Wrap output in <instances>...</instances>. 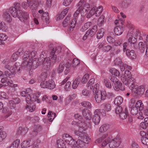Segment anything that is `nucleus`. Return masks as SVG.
<instances>
[{
  "label": "nucleus",
  "instance_id": "1",
  "mask_svg": "<svg viewBox=\"0 0 148 148\" xmlns=\"http://www.w3.org/2000/svg\"><path fill=\"white\" fill-rule=\"evenodd\" d=\"M99 84L97 83L93 86V88H92L93 94L95 95V100L98 103H100L102 101L105 100L106 97L105 92H101L99 90Z\"/></svg>",
  "mask_w": 148,
  "mask_h": 148
},
{
  "label": "nucleus",
  "instance_id": "2",
  "mask_svg": "<svg viewBox=\"0 0 148 148\" xmlns=\"http://www.w3.org/2000/svg\"><path fill=\"white\" fill-rule=\"evenodd\" d=\"M49 57L44 58L42 63V68L45 70H48L51 67V64H54L56 62L57 59L56 55L52 56Z\"/></svg>",
  "mask_w": 148,
  "mask_h": 148
},
{
  "label": "nucleus",
  "instance_id": "3",
  "mask_svg": "<svg viewBox=\"0 0 148 148\" xmlns=\"http://www.w3.org/2000/svg\"><path fill=\"white\" fill-rule=\"evenodd\" d=\"M8 9V12L14 17L18 18L20 14H21V7L19 3H14V7H12Z\"/></svg>",
  "mask_w": 148,
  "mask_h": 148
},
{
  "label": "nucleus",
  "instance_id": "4",
  "mask_svg": "<svg viewBox=\"0 0 148 148\" xmlns=\"http://www.w3.org/2000/svg\"><path fill=\"white\" fill-rule=\"evenodd\" d=\"M122 82L123 84L125 85H128L129 88L131 90H132L134 88H137L138 85L135 84V80L133 77L129 78L126 80L123 78H122Z\"/></svg>",
  "mask_w": 148,
  "mask_h": 148
},
{
  "label": "nucleus",
  "instance_id": "5",
  "mask_svg": "<svg viewBox=\"0 0 148 148\" xmlns=\"http://www.w3.org/2000/svg\"><path fill=\"white\" fill-rule=\"evenodd\" d=\"M39 59L38 58L36 59L35 60H33L32 59H29L27 62V65L25 66V67L28 68V67L33 66L35 68H36L39 65Z\"/></svg>",
  "mask_w": 148,
  "mask_h": 148
},
{
  "label": "nucleus",
  "instance_id": "6",
  "mask_svg": "<svg viewBox=\"0 0 148 148\" xmlns=\"http://www.w3.org/2000/svg\"><path fill=\"white\" fill-rule=\"evenodd\" d=\"M120 143L119 138H115L110 142L109 145L110 148H116L119 146Z\"/></svg>",
  "mask_w": 148,
  "mask_h": 148
},
{
  "label": "nucleus",
  "instance_id": "7",
  "mask_svg": "<svg viewBox=\"0 0 148 148\" xmlns=\"http://www.w3.org/2000/svg\"><path fill=\"white\" fill-rule=\"evenodd\" d=\"M27 1L29 2V3L31 8L33 10H35L37 7V3L38 5L40 4L41 2V0H27Z\"/></svg>",
  "mask_w": 148,
  "mask_h": 148
},
{
  "label": "nucleus",
  "instance_id": "8",
  "mask_svg": "<svg viewBox=\"0 0 148 148\" xmlns=\"http://www.w3.org/2000/svg\"><path fill=\"white\" fill-rule=\"evenodd\" d=\"M30 52L28 51H27L25 52L23 56V62L22 64V66L25 67V66L27 65V62L29 59L28 58H30Z\"/></svg>",
  "mask_w": 148,
  "mask_h": 148
},
{
  "label": "nucleus",
  "instance_id": "9",
  "mask_svg": "<svg viewBox=\"0 0 148 148\" xmlns=\"http://www.w3.org/2000/svg\"><path fill=\"white\" fill-rule=\"evenodd\" d=\"M132 90L135 94L136 95H143L145 91V87L143 85H141L139 87L138 86L136 88H134Z\"/></svg>",
  "mask_w": 148,
  "mask_h": 148
},
{
  "label": "nucleus",
  "instance_id": "10",
  "mask_svg": "<svg viewBox=\"0 0 148 148\" xmlns=\"http://www.w3.org/2000/svg\"><path fill=\"white\" fill-rule=\"evenodd\" d=\"M133 33L132 31H131L130 33H127L126 35V37H130L128 39V42L130 43L131 44L134 45L137 42V38L132 36V34ZM134 48H136L134 45Z\"/></svg>",
  "mask_w": 148,
  "mask_h": 148
},
{
  "label": "nucleus",
  "instance_id": "11",
  "mask_svg": "<svg viewBox=\"0 0 148 148\" xmlns=\"http://www.w3.org/2000/svg\"><path fill=\"white\" fill-rule=\"evenodd\" d=\"M18 18L22 22H25L29 18V14L26 12H21Z\"/></svg>",
  "mask_w": 148,
  "mask_h": 148
},
{
  "label": "nucleus",
  "instance_id": "12",
  "mask_svg": "<svg viewBox=\"0 0 148 148\" xmlns=\"http://www.w3.org/2000/svg\"><path fill=\"white\" fill-rule=\"evenodd\" d=\"M90 7V5L87 3L84 5V7L82 8L80 12L81 15L82 17H84L88 13V10L86 8L88 9Z\"/></svg>",
  "mask_w": 148,
  "mask_h": 148
},
{
  "label": "nucleus",
  "instance_id": "13",
  "mask_svg": "<svg viewBox=\"0 0 148 148\" xmlns=\"http://www.w3.org/2000/svg\"><path fill=\"white\" fill-rule=\"evenodd\" d=\"M82 114L85 119L90 120L91 119V114L89 110L85 108L82 111Z\"/></svg>",
  "mask_w": 148,
  "mask_h": 148
},
{
  "label": "nucleus",
  "instance_id": "14",
  "mask_svg": "<svg viewBox=\"0 0 148 148\" xmlns=\"http://www.w3.org/2000/svg\"><path fill=\"white\" fill-rule=\"evenodd\" d=\"M113 87L116 91H119V90L123 91L125 89V88L123 86L122 83L119 81L114 83Z\"/></svg>",
  "mask_w": 148,
  "mask_h": 148
},
{
  "label": "nucleus",
  "instance_id": "15",
  "mask_svg": "<svg viewBox=\"0 0 148 148\" xmlns=\"http://www.w3.org/2000/svg\"><path fill=\"white\" fill-rule=\"evenodd\" d=\"M126 53L127 56L132 59H135L136 58V56L134 50L130 51L129 49H127Z\"/></svg>",
  "mask_w": 148,
  "mask_h": 148
},
{
  "label": "nucleus",
  "instance_id": "16",
  "mask_svg": "<svg viewBox=\"0 0 148 148\" xmlns=\"http://www.w3.org/2000/svg\"><path fill=\"white\" fill-rule=\"evenodd\" d=\"M123 29L121 26L118 25L116 26L114 29V32L115 34L117 35H120L123 33Z\"/></svg>",
  "mask_w": 148,
  "mask_h": 148
},
{
  "label": "nucleus",
  "instance_id": "17",
  "mask_svg": "<svg viewBox=\"0 0 148 148\" xmlns=\"http://www.w3.org/2000/svg\"><path fill=\"white\" fill-rule=\"evenodd\" d=\"M41 19L44 22L46 23H49V16L47 12H43L41 17Z\"/></svg>",
  "mask_w": 148,
  "mask_h": 148
},
{
  "label": "nucleus",
  "instance_id": "18",
  "mask_svg": "<svg viewBox=\"0 0 148 148\" xmlns=\"http://www.w3.org/2000/svg\"><path fill=\"white\" fill-rule=\"evenodd\" d=\"M81 138L82 140V141L84 143V144L85 143L88 144L89 142L90 138L87 136V134L84 132L82 134Z\"/></svg>",
  "mask_w": 148,
  "mask_h": 148
},
{
  "label": "nucleus",
  "instance_id": "19",
  "mask_svg": "<svg viewBox=\"0 0 148 148\" xmlns=\"http://www.w3.org/2000/svg\"><path fill=\"white\" fill-rule=\"evenodd\" d=\"M31 140H28L24 141L21 144V146L22 148H26L29 147L32 145V144L30 143Z\"/></svg>",
  "mask_w": 148,
  "mask_h": 148
},
{
  "label": "nucleus",
  "instance_id": "20",
  "mask_svg": "<svg viewBox=\"0 0 148 148\" xmlns=\"http://www.w3.org/2000/svg\"><path fill=\"white\" fill-rule=\"evenodd\" d=\"M131 77H132V75L130 72L128 70H126L124 75L121 76V79L122 81V78L123 79L124 78L126 80Z\"/></svg>",
  "mask_w": 148,
  "mask_h": 148
},
{
  "label": "nucleus",
  "instance_id": "21",
  "mask_svg": "<svg viewBox=\"0 0 148 148\" xmlns=\"http://www.w3.org/2000/svg\"><path fill=\"white\" fill-rule=\"evenodd\" d=\"M41 127L39 125H35L33 127V131L32 132L34 136H36L41 130Z\"/></svg>",
  "mask_w": 148,
  "mask_h": 148
},
{
  "label": "nucleus",
  "instance_id": "22",
  "mask_svg": "<svg viewBox=\"0 0 148 148\" xmlns=\"http://www.w3.org/2000/svg\"><path fill=\"white\" fill-rule=\"evenodd\" d=\"M110 128V125L107 124H104L101 125L99 129V131L101 133H104L106 132Z\"/></svg>",
  "mask_w": 148,
  "mask_h": 148
},
{
  "label": "nucleus",
  "instance_id": "23",
  "mask_svg": "<svg viewBox=\"0 0 148 148\" xmlns=\"http://www.w3.org/2000/svg\"><path fill=\"white\" fill-rule=\"evenodd\" d=\"M147 48L146 44H144L143 42H140L138 43V49L141 53L145 52V49Z\"/></svg>",
  "mask_w": 148,
  "mask_h": 148
},
{
  "label": "nucleus",
  "instance_id": "24",
  "mask_svg": "<svg viewBox=\"0 0 148 148\" xmlns=\"http://www.w3.org/2000/svg\"><path fill=\"white\" fill-rule=\"evenodd\" d=\"M84 145V143L82 140H78L75 142L74 148H82Z\"/></svg>",
  "mask_w": 148,
  "mask_h": 148
},
{
  "label": "nucleus",
  "instance_id": "25",
  "mask_svg": "<svg viewBox=\"0 0 148 148\" xmlns=\"http://www.w3.org/2000/svg\"><path fill=\"white\" fill-rule=\"evenodd\" d=\"M8 12V9L3 14V16L6 21L8 22H10L12 21V17Z\"/></svg>",
  "mask_w": 148,
  "mask_h": 148
},
{
  "label": "nucleus",
  "instance_id": "26",
  "mask_svg": "<svg viewBox=\"0 0 148 148\" xmlns=\"http://www.w3.org/2000/svg\"><path fill=\"white\" fill-rule=\"evenodd\" d=\"M17 68V67L16 66V64L14 65L13 69H11L10 71H9V72H10V73H9L8 74V76L9 78H11L14 77V75L16 73V70Z\"/></svg>",
  "mask_w": 148,
  "mask_h": 148
},
{
  "label": "nucleus",
  "instance_id": "27",
  "mask_svg": "<svg viewBox=\"0 0 148 148\" xmlns=\"http://www.w3.org/2000/svg\"><path fill=\"white\" fill-rule=\"evenodd\" d=\"M92 121L95 125H98L100 121V118L99 115H94L92 118Z\"/></svg>",
  "mask_w": 148,
  "mask_h": 148
},
{
  "label": "nucleus",
  "instance_id": "28",
  "mask_svg": "<svg viewBox=\"0 0 148 148\" xmlns=\"http://www.w3.org/2000/svg\"><path fill=\"white\" fill-rule=\"evenodd\" d=\"M128 115L127 109L125 108L124 111H123L119 115V116L121 119L123 120L127 118Z\"/></svg>",
  "mask_w": 148,
  "mask_h": 148
},
{
  "label": "nucleus",
  "instance_id": "29",
  "mask_svg": "<svg viewBox=\"0 0 148 148\" xmlns=\"http://www.w3.org/2000/svg\"><path fill=\"white\" fill-rule=\"evenodd\" d=\"M80 78L78 77L73 82L72 87L73 89H75L78 86L80 81Z\"/></svg>",
  "mask_w": 148,
  "mask_h": 148
},
{
  "label": "nucleus",
  "instance_id": "30",
  "mask_svg": "<svg viewBox=\"0 0 148 148\" xmlns=\"http://www.w3.org/2000/svg\"><path fill=\"white\" fill-rule=\"evenodd\" d=\"M47 88L50 89H53L55 87L56 85L54 82L52 80L47 81Z\"/></svg>",
  "mask_w": 148,
  "mask_h": 148
},
{
  "label": "nucleus",
  "instance_id": "31",
  "mask_svg": "<svg viewBox=\"0 0 148 148\" xmlns=\"http://www.w3.org/2000/svg\"><path fill=\"white\" fill-rule=\"evenodd\" d=\"M36 107L35 104L33 103H30V104L29 105H26L25 106V109H27L28 108L29 111L32 112L35 110Z\"/></svg>",
  "mask_w": 148,
  "mask_h": 148
},
{
  "label": "nucleus",
  "instance_id": "32",
  "mask_svg": "<svg viewBox=\"0 0 148 148\" xmlns=\"http://www.w3.org/2000/svg\"><path fill=\"white\" fill-rule=\"evenodd\" d=\"M105 30L103 28L99 29L97 33V37L98 39H100L102 38L104 35Z\"/></svg>",
  "mask_w": 148,
  "mask_h": 148
},
{
  "label": "nucleus",
  "instance_id": "33",
  "mask_svg": "<svg viewBox=\"0 0 148 148\" xmlns=\"http://www.w3.org/2000/svg\"><path fill=\"white\" fill-rule=\"evenodd\" d=\"M123 101V98L121 96H118L115 99L114 102L115 105L119 106L122 103Z\"/></svg>",
  "mask_w": 148,
  "mask_h": 148
},
{
  "label": "nucleus",
  "instance_id": "34",
  "mask_svg": "<svg viewBox=\"0 0 148 148\" xmlns=\"http://www.w3.org/2000/svg\"><path fill=\"white\" fill-rule=\"evenodd\" d=\"M103 106L104 109L106 112H110L111 110V106L110 103H104L103 104Z\"/></svg>",
  "mask_w": 148,
  "mask_h": 148
},
{
  "label": "nucleus",
  "instance_id": "35",
  "mask_svg": "<svg viewBox=\"0 0 148 148\" xmlns=\"http://www.w3.org/2000/svg\"><path fill=\"white\" fill-rule=\"evenodd\" d=\"M110 72L113 75L116 76H118L119 75V71L115 68H112L110 71Z\"/></svg>",
  "mask_w": 148,
  "mask_h": 148
},
{
  "label": "nucleus",
  "instance_id": "36",
  "mask_svg": "<svg viewBox=\"0 0 148 148\" xmlns=\"http://www.w3.org/2000/svg\"><path fill=\"white\" fill-rule=\"evenodd\" d=\"M81 105L84 107L87 108L89 109L91 108V103L88 101H84L81 103Z\"/></svg>",
  "mask_w": 148,
  "mask_h": 148
},
{
  "label": "nucleus",
  "instance_id": "37",
  "mask_svg": "<svg viewBox=\"0 0 148 148\" xmlns=\"http://www.w3.org/2000/svg\"><path fill=\"white\" fill-rule=\"evenodd\" d=\"M64 66V63L63 62H62L60 64L58 69V73H61L63 71Z\"/></svg>",
  "mask_w": 148,
  "mask_h": 148
},
{
  "label": "nucleus",
  "instance_id": "38",
  "mask_svg": "<svg viewBox=\"0 0 148 148\" xmlns=\"http://www.w3.org/2000/svg\"><path fill=\"white\" fill-rule=\"evenodd\" d=\"M97 10L96 7H93L90 11L87 16V18H89L95 14L96 10Z\"/></svg>",
  "mask_w": 148,
  "mask_h": 148
},
{
  "label": "nucleus",
  "instance_id": "39",
  "mask_svg": "<svg viewBox=\"0 0 148 148\" xmlns=\"http://www.w3.org/2000/svg\"><path fill=\"white\" fill-rule=\"evenodd\" d=\"M57 145L58 147H63V148H65L66 147L65 144L64 143V141L62 139L58 140L57 141Z\"/></svg>",
  "mask_w": 148,
  "mask_h": 148
},
{
  "label": "nucleus",
  "instance_id": "40",
  "mask_svg": "<svg viewBox=\"0 0 148 148\" xmlns=\"http://www.w3.org/2000/svg\"><path fill=\"white\" fill-rule=\"evenodd\" d=\"M71 17L70 15H68L66 16L62 23L63 26L65 27H66L68 25V23L69 22V20L70 19Z\"/></svg>",
  "mask_w": 148,
  "mask_h": 148
},
{
  "label": "nucleus",
  "instance_id": "41",
  "mask_svg": "<svg viewBox=\"0 0 148 148\" xmlns=\"http://www.w3.org/2000/svg\"><path fill=\"white\" fill-rule=\"evenodd\" d=\"M103 83L104 84L105 86L109 89H111L112 87L111 83L109 82L108 80L106 79H103Z\"/></svg>",
  "mask_w": 148,
  "mask_h": 148
},
{
  "label": "nucleus",
  "instance_id": "42",
  "mask_svg": "<svg viewBox=\"0 0 148 148\" xmlns=\"http://www.w3.org/2000/svg\"><path fill=\"white\" fill-rule=\"evenodd\" d=\"M3 113H8V114H7L6 115V118L8 117L10 115H11L12 112L11 111H9V109L7 108H3L2 110Z\"/></svg>",
  "mask_w": 148,
  "mask_h": 148
},
{
  "label": "nucleus",
  "instance_id": "43",
  "mask_svg": "<svg viewBox=\"0 0 148 148\" xmlns=\"http://www.w3.org/2000/svg\"><path fill=\"white\" fill-rule=\"evenodd\" d=\"M6 134L5 132H2L0 128V142H2L6 137Z\"/></svg>",
  "mask_w": 148,
  "mask_h": 148
},
{
  "label": "nucleus",
  "instance_id": "44",
  "mask_svg": "<svg viewBox=\"0 0 148 148\" xmlns=\"http://www.w3.org/2000/svg\"><path fill=\"white\" fill-rule=\"evenodd\" d=\"M95 79L94 78L90 79L88 83L87 87H90V88L92 89V88H93V86L92 85L94 83Z\"/></svg>",
  "mask_w": 148,
  "mask_h": 148
},
{
  "label": "nucleus",
  "instance_id": "45",
  "mask_svg": "<svg viewBox=\"0 0 148 148\" xmlns=\"http://www.w3.org/2000/svg\"><path fill=\"white\" fill-rule=\"evenodd\" d=\"M79 64V60L76 58H75L73 59V69L74 70V67L77 66Z\"/></svg>",
  "mask_w": 148,
  "mask_h": 148
},
{
  "label": "nucleus",
  "instance_id": "46",
  "mask_svg": "<svg viewBox=\"0 0 148 148\" xmlns=\"http://www.w3.org/2000/svg\"><path fill=\"white\" fill-rule=\"evenodd\" d=\"M104 18L105 16L103 15L101 16L98 20L97 24L99 26L101 25L104 22Z\"/></svg>",
  "mask_w": 148,
  "mask_h": 148
},
{
  "label": "nucleus",
  "instance_id": "47",
  "mask_svg": "<svg viewBox=\"0 0 148 148\" xmlns=\"http://www.w3.org/2000/svg\"><path fill=\"white\" fill-rule=\"evenodd\" d=\"M141 140L143 144L148 146V138L145 137H142Z\"/></svg>",
  "mask_w": 148,
  "mask_h": 148
},
{
  "label": "nucleus",
  "instance_id": "48",
  "mask_svg": "<svg viewBox=\"0 0 148 148\" xmlns=\"http://www.w3.org/2000/svg\"><path fill=\"white\" fill-rule=\"evenodd\" d=\"M138 112V109L134 106L132 108L131 110V114L133 115H135L137 114Z\"/></svg>",
  "mask_w": 148,
  "mask_h": 148
},
{
  "label": "nucleus",
  "instance_id": "49",
  "mask_svg": "<svg viewBox=\"0 0 148 148\" xmlns=\"http://www.w3.org/2000/svg\"><path fill=\"white\" fill-rule=\"evenodd\" d=\"M86 3H85L84 0H80L77 5L78 8L79 9L82 8L84 7V6Z\"/></svg>",
  "mask_w": 148,
  "mask_h": 148
},
{
  "label": "nucleus",
  "instance_id": "50",
  "mask_svg": "<svg viewBox=\"0 0 148 148\" xmlns=\"http://www.w3.org/2000/svg\"><path fill=\"white\" fill-rule=\"evenodd\" d=\"M107 134H104L101 137L97 139L95 141L96 143H101L103 140L107 137Z\"/></svg>",
  "mask_w": 148,
  "mask_h": 148
},
{
  "label": "nucleus",
  "instance_id": "51",
  "mask_svg": "<svg viewBox=\"0 0 148 148\" xmlns=\"http://www.w3.org/2000/svg\"><path fill=\"white\" fill-rule=\"evenodd\" d=\"M63 137L65 142L67 143H68L69 141L70 140H71V139L72 138V137L71 136L67 134H64Z\"/></svg>",
  "mask_w": 148,
  "mask_h": 148
},
{
  "label": "nucleus",
  "instance_id": "52",
  "mask_svg": "<svg viewBox=\"0 0 148 148\" xmlns=\"http://www.w3.org/2000/svg\"><path fill=\"white\" fill-rule=\"evenodd\" d=\"M76 18H75L71 21L69 25L70 27L69 29L70 30L71 29H73L75 27L76 24Z\"/></svg>",
  "mask_w": 148,
  "mask_h": 148
},
{
  "label": "nucleus",
  "instance_id": "53",
  "mask_svg": "<svg viewBox=\"0 0 148 148\" xmlns=\"http://www.w3.org/2000/svg\"><path fill=\"white\" fill-rule=\"evenodd\" d=\"M89 75L88 74H85L82 78L81 82L83 83H85L87 82V80L89 78Z\"/></svg>",
  "mask_w": 148,
  "mask_h": 148
},
{
  "label": "nucleus",
  "instance_id": "54",
  "mask_svg": "<svg viewBox=\"0 0 148 148\" xmlns=\"http://www.w3.org/2000/svg\"><path fill=\"white\" fill-rule=\"evenodd\" d=\"M114 63L116 65L119 66H121L123 64L121 60L119 58H117L115 59Z\"/></svg>",
  "mask_w": 148,
  "mask_h": 148
},
{
  "label": "nucleus",
  "instance_id": "55",
  "mask_svg": "<svg viewBox=\"0 0 148 148\" xmlns=\"http://www.w3.org/2000/svg\"><path fill=\"white\" fill-rule=\"evenodd\" d=\"M29 2L27 1V2H23L21 4V7L22 8L25 10L27 9L30 6L29 5Z\"/></svg>",
  "mask_w": 148,
  "mask_h": 148
},
{
  "label": "nucleus",
  "instance_id": "56",
  "mask_svg": "<svg viewBox=\"0 0 148 148\" xmlns=\"http://www.w3.org/2000/svg\"><path fill=\"white\" fill-rule=\"evenodd\" d=\"M123 111L122 108L120 106H118L115 109V113L119 115Z\"/></svg>",
  "mask_w": 148,
  "mask_h": 148
},
{
  "label": "nucleus",
  "instance_id": "57",
  "mask_svg": "<svg viewBox=\"0 0 148 148\" xmlns=\"http://www.w3.org/2000/svg\"><path fill=\"white\" fill-rule=\"evenodd\" d=\"M112 49V47L110 45H108L103 47L102 51L104 52H107Z\"/></svg>",
  "mask_w": 148,
  "mask_h": 148
},
{
  "label": "nucleus",
  "instance_id": "58",
  "mask_svg": "<svg viewBox=\"0 0 148 148\" xmlns=\"http://www.w3.org/2000/svg\"><path fill=\"white\" fill-rule=\"evenodd\" d=\"M110 140V138H106L102 143L101 145L104 147L107 145Z\"/></svg>",
  "mask_w": 148,
  "mask_h": 148
},
{
  "label": "nucleus",
  "instance_id": "59",
  "mask_svg": "<svg viewBox=\"0 0 148 148\" xmlns=\"http://www.w3.org/2000/svg\"><path fill=\"white\" fill-rule=\"evenodd\" d=\"M8 106L11 109H12L15 107L16 104L12 100H10L9 102Z\"/></svg>",
  "mask_w": 148,
  "mask_h": 148
},
{
  "label": "nucleus",
  "instance_id": "60",
  "mask_svg": "<svg viewBox=\"0 0 148 148\" xmlns=\"http://www.w3.org/2000/svg\"><path fill=\"white\" fill-rule=\"evenodd\" d=\"M19 56V55H18L16 52L14 53L11 57L13 61L14 62L16 61Z\"/></svg>",
  "mask_w": 148,
  "mask_h": 148
},
{
  "label": "nucleus",
  "instance_id": "61",
  "mask_svg": "<svg viewBox=\"0 0 148 148\" xmlns=\"http://www.w3.org/2000/svg\"><path fill=\"white\" fill-rule=\"evenodd\" d=\"M143 113L145 115L148 116V102H146L145 108L143 110Z\"/></svg>",
  "mask_w": 148,
  "mask_h": 148
},
{
  "label": "nucleus",
  "instance_id": "62",
  "mask_svg": "<svg viewBox=\"0 0 148 148\" xmlns=\"http://www.w3.org/2000/svg\"><path fill=\"white\" fill-rule=\"evenodd\" d=\"M32 101L35 102L36 101L38 103H40V100L39 99L38 97L36 95H33Z\"/></svg>",
  "mask_w": 148,
  "mask_h": 148
},
{
  "label": "nucleus",
  "instance_id": "63",
  "mask_svg": "<svg viewBox=\"0 0 148 148\" xmlns=\"http://www.w3.org/2000/svg\"><path fill=\"white\" fill-rule=\"evenodd\" d=\"M92 24V22H87L84 24V27H83V28L86 30L89 28L90 26Z\"/></svg>",
  "mask_w": 148,
  "mask_h": 148
},
{
  "label": "nucleus",
  "instance_id": "64",
  "mask_svg": "<svg viewBox=\"0 0 148 148\" xmlns=\"http://www.w3.org/2000/svg\"><path fill=\"white\" fill-rule=\"evenodd\" d=\"M86 34H88L89 36L91 37L93 36L95 33L91 29H89L86 32Z\"/></svg>",
  "mask_w": 148,
  "mask_h": 148
}]
</instances>
